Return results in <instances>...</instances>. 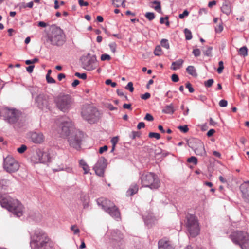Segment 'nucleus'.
Masks as SVG:
<instances>
[{"instance_id": "obj_1", "label": "nucleus", "mask_w": 249, "mask_h": 249, "mask_svg": "<svg viewBox=\"0 0 249 249\" xmlns=\"http://www.w3.org/2000/svg\"><path fill=\"white\" fill-rule=\"evenodd\" d=\"M33 249H53V243L47 234L42 231H36L30 242Z\"/></svg>"}, {"instance_id": "obj_2", "label": "nucleus", "mask_w": 249, "mask_h": 249, "mask_svg": "<svg viewBox=\"0 0 249 249\" xmlns=\"http://www.w3.org/2000/svg\"><path fill=\"white\" fill-rule=\"evenodd\" d=\"M0 203L3 208H6L17 216L22 215L24 207L18 199H14L6 194L1 195Z\"/></svg>"}, {"instance_id": "obj_3", "label": "nucleus", "mask_w": 249, "mask_h": 249, "mask_svg": "<svg viewBox=\"0 0 249 249\" xmlns=\"http://www.w3.org/2000/svg\"><path fill=\"white\" fill-rule=\"evenodd\" d=\"M232 241L239 245L242 249H249V234L241 231L232 232L230 235Z\"/></svg>"}, {"instance_id": "obj_4", "label": "nucleus", "mask_w": 249, "mask_h": 249, "mask_svg": "<svg viewBox=\"0 0 249 249\" xmlns=\"http://www.w3.org/2000/svg\"><path fill=\"white\" fill-rule=\"evenodd\" d=\"M65 41V35L62 30L57 27H52L51 33L48 35L47 42L53 45L61 46Z\"/></svg>"}, {"instance_id": "obj_5", "label": "nucleus", "mask_w": 249, "mask_h": 249, "mask_svg": "<svg viewBox=\"0 0 249 249\" xmlns=\"http://www.w3.org/2000/svg\"><path fill=\"white\" fill-rule=\"evenodd\" d=\"M81 114L83 118L90 124L96 123L100 117L99 111L95 107L89 105L83 106Z\"/></svg>"}, {"instance_id": "obj_6", "label": "nucleus", "mask_w": 249, "mask_h": 249, "mask_svg": "<svg viewBox=\"0 0 249 249\" xmlns=\"http://www.w3.org/2000/svg\"><path fill=\"white\" fill-rule=\"evenodd\" d=\"M142 186L151 189H158L160 185L158 177L154 173L147 172L143 173L141 177Z\"/></svg>"}, {"instance_id": "obj_7", "label": "nucleus", "mask_w": 249, "mask_h": 249, "mask_svg": "<svg viewBox=\"0 0 249 249\" xmlns=\"http://www.w3.org/2000/svg\"><path fill=\"white\" fill-rule=\"evenodd\" d=\"M186 225L188 231L192 237H195L199 234L200 227L196 216L192 214L187 216Z\"/></svg>"}, {"instance_id": "obj_8", "label": "nucleus", "mask_w": 249, "mask_h": 249, "mask_svg": "<svg viewBox=\"0 0 249 249\" xmlns=\"http://www.w3.org/2000/svg\"><path fill=\"white\" fill-rule=\"evenodd\" d=\"M55 102L57 107L64 112L68 111L72 104V99L68 95L57 97L55 100Z\"/></svg>"}, {"instance_id": "obj_9", "label": "nucleus", "mask_w": 249, "mask_h": 249, "mask_svg": "<svg viewBox=\"0 0 249 249\" xmlns=\"http://www.w3.org/2000/svg\"><path fill=\"white\" fill-rule=\"evenodd\" d=\"M188 143L189 146L194 151L197 155L201 156H207L204 143L200 140L193 138L189 141Z\"/></svg>"}, {"instance_id": "obj_10", "label": "nucleus", "mask_w": 249, "mask_h": 249, "mask_svg": "<svg viewBox=\"0 0 249 249\" xmlns=\"http://www.w3.org/2000/svg\"><path fill=\"white\" fill-rule=\"evenodd\" d=\"M18 162L12 156H8L4 159L3 168L6 172L12 173L17 172L19 168Z\"/></svg>"}, {"instance_id": "obj_11", "label": "nucleus", "mask_w": 249, "mask_h": 249, "mask_svg": "<svg viewBox=\"0 0 249 249\" xmlns=\"http://www.w3.org/2000/svg\"><path fill=\"white\" fill-rule=\"evenodd\" d=\"M60 127V133L64 137L69 136L72 132L76 131L74 130L72 122L69 118H64L61 121Z\"/></svg>"}, {"instance_id": "obj_12", "label": "nucleus", "mask_w": 249, "mask_h": 249, "mask_svg": "<svg viewBox=\"0 0 249 249\" xmlns=\"http://www.w3.org/2000/svg\"><path fill=\"white\" fill-rule=\"evenodd\" d=\"M82 67L87 71H92L97 67V62L95 56L88 54L82 56L81 59Z\"/></svg>"}, {"instance_id": "obj_13", "label": "nucleus", "mask_w": 249, "mask_h": 249, "mask_svg": "<svg viewBox=\"0 0 249 249\" xmlns=\"http://www.w3.org/2000/svg\"><path fill=\"white\" fill-rule=\"evenodd\" d=\"M82 138V134L77 130L72 132L69 136H67L70 145L76 149L80 148Z\"/></svg>"}, {"instance_id": "obj_14", "label": "nucleus", "mask_w": 249, "mask_h": 249, "mask_svg": "<svg viewBox=\"0 0 249 249\" xmlns=\"http://www.w3.org/2000/svg\"><path fill=\"white\" fill-rule=\"evenodd\" d=\"M50 160L49 155L47 152L42 151L40 150L36 151V155L32 157V160L34 162L45 163Z\"/></svg>"}, {"instance_id": "obj_15", "label": "nucleus", "mask_w": 249, "mask_h": 249, "mask_svg": "<svg viewBox=\"0 0 249 249\" xmlns=\"http://www.w3.org/2000/svg\"><path fill=\"white\" fill-rule=\"evenodd\" d=\"M107 160L104 157H101L94 166L93 169L96 174L99 176H103L107 167Z\"/></svg>"}, {"instance_id": "obj_16", "label": "nucleus", "mask_w": 249, "mask_h": 249, "mask_svg": "<svg viewBox=\"0 0 249 249\" xmlns=\"http://www.w3.org/2000/svg\"><path fill=\"white\" fill-rule=\"evenodd\" d=\"M19 117V112L15 109H8L6 112V117L10 123H15L16 122Z\"/></svg>"}, {"instance_id": "obj_17", "label": "nucleus", "mask_w": 249, "mask_h": 249, "mask_svg": "<svg viewBox=\"0 0 249 249\" xmlns=\"http://www.w3.org/2000/svg\"><path fill=\"white\" fill-rule=\"evenodd\" d=\"M30 139L34 143L40 144L44 142L45 137L42 133L33 132L30 133Z\"/></svg>"}, {"instance_id": "obj_18", "label": "nucleus", "mask_w": 249, "mask_h": 249, "mask_svg": "<svg viewBox=\"0 0 249 249\" xmlns=\"http://www.w3.org/2000/svg\"><path fill=\"white\" fill-rule=\"evenodd\" d=\"M97 202L106 212L112 208V207L114 205L110 201L105 198L99 199Z\"/></svg>"}, {"instance_id": "obj_19", "label": "nucleus", "mask_w": 249, "mask_h": 249, "mask_svg": "<svg viewBox=\"0 0 249 249\" xmlns=\"http://www.w3.org/2000/svg\"><path fill=\"white\" fill-rule=\"evenodd\" d=\"M158 249H174V248L168 240L163 238L158 242Z\"/></svg>"}, {"instance_id": "obj_20", "label": "nucleus", "mask_w": 249, "mask_h": 249, "mask_svg": "<svg viewBox=\"0 0 249 249\" xmlns=\"http://www.w3.org/2000/svg\"><path fill=\"white\" fill-rule=\"evenodd\" d=\"M221 11L227 15H229L231 11V5L229 1H225L221 7Z\"/></svg>"}, {"instance_id": "obj_21", "label": "nucleus", "mask_w": 249, "mask_h": 249, "mask_svg": "<svg viewBox=\"0 0 249 249\" xmlns=\"http://www.w3.org/2000/svg\"><path fill=\"white\" fill-rule=\"evenodd\" d=\"M240 189L242 192L243 197L246 201H249V187L244 183L241 185Z\"/></svg>"}, {"instance_id": "obj_22", "label": "nucleus", "mask_w": 249, "mask_h": 249, "mask_svg": "<svg viewBox=\"0 0 249 249\" xmlns=\"http://www.w3.org/2000/svg\"><path fill=\"white\" fill-rule=\"evenodd\" d=\"M107 213L115 219L119 218L120 217V213L115 205Z\"/></svg>"}, {"instance_id": "obj_23", "label": "nucleus", "mask_w": 249, "mask_h": 249, "mask_svg": "<svg viewBox=\"0 0 249 249\" xmlns=\"http://www.w3.org/2000/svg\"><path fill=\"white\" fill-rule=\"evenodd\" d=\"M138 189L139 187L137 184L135 183L132 184L127 191V195L129 196L133 195L137 193Z\"/></svg>"}, {"instance_id": "obj_24", "label": "nucleus", "mask_w": 249, "mask_h": 249, "mask_svg": "<svg viewBox=\"0 0 249 249\" xmlns=\"http://www.w3.org/2000/svg\"><path fill=\"white\" fill-rule=\"evenodd\" d=\"M184 61L182 59H179L172 63L171 69L173 70H176L180 69Z\"/></svg>"}, {"instance_id": "obj_25", "label": "nucleus", "mask_w": 249, "mask_h": 249, "mask_svg": "<svg viewBox=\"0 0 249 249\" xmlns=\"http://www.w3.org/2000/svg\"><path fill=\"white\" fill-rule=\"evenodd\" d=\"M162 111L163 113L166 114H173L175 111L173 105L171 104L169 105L166 106L162 109Z\"/></svg>"}, {"instance_id": "obj_26", "label": "nucleus", "mask_w": 249, "mask_h": 249, "mask_svg": "<svg viewBox=\"0 0 249 249\" xmlns=\"http://www.w3.org/2000/svg\"><path fill=\"white\" fill-rule=\"evenodd\" d=\"M79 164L80 167L82 168L83 170L84 171L85 174H87L89 172V167L83 160H81L79 161Z\"/></svg>"}, {"instance_id": "obj_27", "label": "nucleus", "mask_w": 249, "mask_h": 249, "mask_svg": "<svg viewBox=\"0 0 249 249\" xmlns=\"http://www.w3.org/2000/svg\"><path fill=\"white\" fill-rule=\"evenodd\" d=\"M125 0H112V4L116 7L122 6L123 7H125Z\"/></svg>"}, {"instance_id": "obj_28", "label": "nucleus", "mask_w": 249, "mask_h": 249, "mask_svg": "<svg viewBox=\"0 0 249 249\" xmlns=\"http://www.w3.org/2000/svg\"><path fill=\"white\" fill-rule=\"evenodd\" d=\"M186 71L188 74L194 77H196L197 75L196 70L193 66H189L186 68Z\"/></svg>"}, {"instance_id": "obj_29", "label": "nucleus", "mask_w": 249, "mask_h": 249, "mask_svg": "<svg viewBox=\"0 0 249 249\" xmlns=\"http://www.w3.org/2000/svg\"><path fill=\"white\" fill-rule=\"evenodd\" d=\"M238 54L242 56L245 57L248 55V49L246 46L240 48L238 51Z\"/></svg>"}, {"instance_id": "obj_30", "label": "nucleus", "mask_w": 249, "mask_h": 249, "mask_svg": "<svg viewBox=\"0 0 249 249\" xmlns=\"http://www.w3.org/2000/svg\"><path fill=\"white\" fill-rule=\"evenodd\" d=\"M152 4H155L156 5L155 6H152V8H153L156 11H157L159 13H161V6H160V2L159 1L155 0L152 2Z\"/></svg>"}, {"instance_id": "obj_31", "label": "nucleus", "mask_w": 249, "mask_h": 249, "mask_svg": "<svg viewBox=\"0 0 249 249\" xmlns=\"http://www.w3.org/2000/svg\"><path fill=\"white\" fill-rule=\"evenodd\" d=\"M154 53L156 56H160L162 54L161 48L160 46H157L154 52Z\"/></svg>"}, {"instance_id": "obj_32", "label": "nucleus", "mask_w": 249, "mask_h": 249, "mask_svg": "<svg viewBox=\"0 0 249 249\" xmlns=\"http://www.w3.org/2000/svg\"><path fill=\"white\" fill-rule=\"evenodd\" d=\"M184 34L186 40H190L192 38L191 32L188 29H184Z\"/></svg>"}, {"instance_id": "obj_33", "label": "nucleus", "mask_w": 249, "mask_h": 249, "mask_svg": "<svg viewBox=\"0 0 249 249\" xmlns=\"http://www.w3.org/2000/svg\"><path fill=\"white\" fill-rule=\"evenodd\" d=\"M160 44L163 47H164L167 49H169L170 46L168 40L166 39H162L160 41Z\"/></svg>"}, {"instance_id": "obj_34", "label": "nucleus", "mask_w": 249, "mask_h": 249, "mask_svg": "<svg viewBox=\"0 0 249 249\" xmlns=\"http://www.w3.org/2000/svg\"><path fill=\"white\" fill-rule=\"evenodd\" d=\"M141 135V133L138 131H133L131 132V134L130 135V137L132 139H135L136 138L140 137Z\"/></svg>"}, {"instance_id": "obj_35", "label": "nucleus", "mask_w": 249, "mask_h": 249, "mask_svg": "<svg viewBox=\"0 0 249 249\" xmlns=\"http://www.w3.org/2000/svg\"><path fill=\"white\" fill-rule=\"evenodd\" d=\"M187 161L189 163H193L194 165H196L197 164V159L194 156H192L189 158Z\"/></svg>"}, {"instance_id": "obj_36", "label": "nucleus", "mask_w": 249, "mask_h": 249, "mask_svg": "<svg viewBox=\"0 0 249 249\" xmlns=\"http://www.w3.org/2000/svg\"><path fill=\"white\" fill-rule=\"evenodd\" d=\"M145 16L149 20H152L155 17L154 13L152 12H147Z\"/></svg>"}, {"instance_id": "obj_37", "label": "nucleus", "mask_w": 249, "mask_h": 249, "mask_svg": "<svg viewBox=\"0 0 249 249\" xmlns=\"http://www.w3.org/2000/svg\"><path fill=\"white\" fill-rule=\"evenodd\" d=\"M213 50L212 47H208L207 50L203 52L204 55L207 56H212V51Z\"/></svg>"}, {"instance_id": "obj_38", "label": "nucleus", "mask_w": 249, "mask_h": 249, "mask_svg": "<svg viewBox=\"0 0 249 249\" xmlns=\"http://www.w3.org/2000/svg\"><path fill=\"white\" fill-rule=\"evenodd\" d=\"M149 137L150 138H155L157 140H159L160 138V135L159 133H155V132H150L148 135Z\"/></svg>"}, {"instance_id": "obj_39", "label": "nucleus", "mask_w": 249, "mask_h": 249, "mask_svg": "<svg viewBox=\"0 0 249 249\" xmlns=\"http://www.w3.org/2000/svg\"><path fill=\"white\" fill-rule=\"evenodd\" d=\"M109 47L113 53H115L116 52V49L117 47L116 43L114 42H111L109 44Z\"/></svg>"}, {"instance_id": "obj_40", "label": "nucleus", "mask_w": 249, "mask_h": 249, "mask_svg": "<svg viewBox=\"0 0 249 249\" xmlns=\"http://www.w3.org/2000/svg\"><path fill=\"white\" fill-rule=\"evenodd\" d=\"M219 67L218 68L217 70V71L218 73H221L222 72L223 70L224 69V65H223V62L222 61H220L218 63Z\"/></svg>"}, {"instance_id": "obj_41", "label": "nucleus", "mask_w": 249, "mask_h": 249, "mask_svg": "<svg viewBox=\"0 0 249 249\" xmlns=\"http://www.w3.org/2000/svg\"><path fill=\"white\" fill-rule=\"evenodd\" d=\"M214 81L213 79H210L204 82V85L205 87L210 88L213 84Z\"/></svg>"}, {"instance_id": "obj_42", "label": "nucleus", "mask_w": 249, "mask_h": 249, "mask_svg": "<svg viewBox=\"0 0 249 249\" xmlns=\"http://www.w3.org/2000/svg\"><path fill=\"white\" fill-rule=\"evenodd\" d=\"M178 128L183 133H186L189 130V129L187 125L179 126L178 127Z\"/></svg>"}, {"instance_id": "obj_43", "label": "nucleus", "mask_w": 249, "mask_h": 249, "mask_svg": "<svg viewBox=\"0 0 249 249\" xmlns=\"http://www.w3.org/2000/svg\"><path fill=\"white\" fill-rule=\"evenodd\" d=\"M27 148V147L25 145L22 144L20 147L17 149V151L19 153H23L26 150Z\"/></svg>"}, {"instance_id": "obj_44", "label": "nucleus", "mask_w": 249, "mask_h": 249, "mask_svg": "<svg viewBox=\"0 0 249 249\" xmlns=\"http://www.w3.org/2000/svg\"><path fill=\"white\" fill-rule=\"evenodd\" d=\"M71 230L73 231L74 234H78L80 232L79 229L76 225H72L71 227Z\"/></svg>"}, {"instance_id": "obj_45", "label": "nucleus", "mask_w": 249, "mask_h": 249, "mask_svg": "<svg viewBox=\"0 0 249 249\" xmlns=\"http://www.w3.org/2000/svg\"><path fill=\"white\" fill-rule=\"evenodd\" d=\"M75 75L77 77L81 78L82 79L85 80L87 78V75L85 73H80L79 72H76L75 73Z\"/></svg>"}, {"instance_id": "obj_46", "label": "nucleus", "mask_w": 249, "mask_h": 249, "mask_svg": "<svg viewBox=\"0 0 249 249\" xmlns=\"http://www.w3.org/2000/svg\"><path fill=\"white\" fill-rule=\"evenodd\" d=\"M81 200L86 204L89 201V197L86 194H82L80 196Z\"/></svg>"}, {"instance_id": "obj_47", "label": "nucleus", "mask_w": 249, "mask_h": 249, "mask_svg": "<svg viewBox=\"0 0 249 249\" xmlns=\"http://www.w3.org/2000/svg\"><path fill=\"white\" fill-rule=\"evenodd\" d=\"M125 89L127 90H129L131 92H133L134 91V88L132 82H129L125 87Z\"/></svg>"}, {"instance_id": "obj_48", "label": "nucleus", "mask_w": 249, "mask_h": 249, "mask_svg": "<svg viewBox=\"0 0 249 249\" xmlns=\"http://www.w3.org/2000/svg\"><path fill=\"white\" fill-rule=\"evenodd\" d=\"M101 59L102 61H105V60H110L111 59V57L110 55L107 54H103L101 56Z\"/></svg>"}, {"instance_id": "obj_49", "label": "nucleus", "mask_w": 249, "mask_h": 249, "mask_svg": "<svg viewBox=\"0 0 249 249\" xmlns=\"http://www.w3.org/2000/svg\"><path fill=\"white\" fill-rule=\"evenodd\" d=\"M223 27L222 23L219 24L215 27V31L217 33H220L223 31Z\"/></svg>"}, {"instance_id": "obj_50", "label": "nucleus", "mask_w": 249, "mask_h": 249, "mask_svg": "<svg viewBox=\"0 0 249 249\" xmlns=\"http://www.w3.org/2000/svg\"><path fill=\"white\" fill-rule=\"evenodd\" d=\"M192 53L195 57H198L201 53L200 50L199 49H194Z\"/></svg>"}, {"instance_id": "obj_51", "label": "nucleus", "mask_w": 249, "mask_h": 249, "mask_svg": "<svg viewBox=\"0 0 249 249\" xmlns=\"http://www.w3.org/2000/svg\"><path fill=\"white\" fill-rule=\"evenodd\" d=\"M186 88H187L190 93H193L194 91V89L192 87L191 84L189 82L186 84Z\"/></svg>"}, {"instance_id": "obj_52", "label": "nucleus", "mask_w": 249, "mask_h": 249, "mask_svg": "<svg viewBox=\"0 0 249 249\" xmlns=\"http://www.w3.org/2000/svg\"><path fill=\"white\" fill-rule=\"evenodd\" d=\"M105 83L107 85H110L111 87L113 88L115 87L117 85V84L115 82H112V81L110 79H107Z\"/></svg>"}, {"instance_id": "obj_53", "label": "nucleus", "mask_w": 249, "mask_h": 249, "mask_svg": "<svg viewBox=\"0 0 249 249\" xmlns=\"http://www.w3.org/2000/svg\"><path fill=\"white\" fill-rule=\"evenodd\" d=\"M189 15V12L185 10L183 11L182 14H180L179 15L178 17L180 19H182L184 18L185 16H187Z\"/></svg>"}, {"instance_id": "obj_54", "label": "nucleus", "mask_w": 249, "mask_h": 249, "mask_svg": "<svg viewBox=\"0 0 249 249\" xmlns=\"http://www.w3.org/2000/svg\"><path fill=\"white\" fill-rule=\"evenodd\" d=\"M228 102L225 100H221L219 103V105L221 107H226L227 106Z\"/></svg>"}, {"instance_id": "obj_55", "label": "nucleus", "mask_w": 249, "mask_h": 249, "mask_svg": "<svg viewBox=\"0 0 249 249\" xmlns=\"http://www.w3.org/2000/svg\"><path fill=\"white\" fill-rule=\"evenodd\" d=\"M171 79L174 82H177L179 81V78L177 74H173L171 76Z\"/></svg>"}, {"instance_id": "obj_56", "label": "nucleus", "mask_w": 249, "mask_h": 249, "mask_svg": "<svg viewBox=\"0 0 249 249\" xmlns=\"http://www.w3.org/2000/svg\"><path fill=\"white\" fill-rule=\"evenodd\" d=\"M144 119L148 121H152L154 120V118L151 114L147 113L144 117Z\"/></svg>"}, {"instance_id": "obj_57", "label": "nucleus", "mask_w": 249, "mask_h": 249, "mask_svg": "<svg viewBox=\"0 0 249 249\" xmlns=\"http://www.w3.org/2000/svg\"><path fill=\"white\" fill-rule=\"evenodd\" d=\"M46 80L47 82L49 83H54L55 82V80L49 75H46Z\"/></svg>"}, {"instance_id": "obj_58", "label": "nucleus", "mask_w": 249, "mask_h": 249, "mask_svg": "<svg viewBox=\"0 0 249 249\" xmlns=\"http://www.w3.org/2000/svg\"><path fill=\"white\" fill-rule=\"evenodd\" d=\"M118 142V138L117 137H115L112 138L111 140V143L112 144V145L114 146H115L116 143Z\"/></svg>"}, {"instance_id": "obj_59", "label": "nucleus", "mask_w": 249, "mask_h": 249, "mask_svg": "<svg viewBox=\"0 0 249 249\" xmlns=\"http://www.w3.org/2000/svg\"><path fill=\"white\" fill-rule=\"evenodd\" d=\"M78 3L80 6H87L89 5L88 2L84 1L83 0H78Z\"/></svg>"}, {"instance_id": "obj_60", "label": "nucleus", "mask_w": 249, "mask_h": 249, "mask_svg": "<svg viewBox=\"0 0 249 249\" xmlns=\"http://www.w3.org/2000/svg\"><path fill=\"white\" fill-rule=\"evenodd\" d=\"M150 97V94L149 93L146 92L144 94H142L141 95L142 99L143 100H146L149 99Z\"/></svg>"}, {"instance_id": "obj_61", "label": "nucleus", "mask_w": 249, "mask_h": 249, "mask_svg": "<svg viewBox=\"0 0 249 249\" xmlns=\"http://www.w3.org/2000/svg\"><path fill=\"white\" fill-rule=\"evenodd\" d=\"M107 145H105L100 148L99 152L100 154H102L104 152L107 151Z\"/></svg>"}, {"instance_id": "obj_62", "label": "nucleus", "mask_w": 249, "mask_h": 249, "mask_svg": "<svg viewBox=\"0 0 249 249\" xmlns=\"http://www.w3.org/2000/svg\"><path fill=\"white\" fill-rule=\"evenodd\" d=\"M34 67V65H30L29 66L26 67V70L29 73H32L33 71Z\"/></svg>"}, {"instance_id": "obj_63", "label": "nucleus", "mask_w": 249, "mask_h": 249, "mask_svg": "<svg viewBox=\"0 0 249 249\" xmlns=\"http://www.w3.org/2000/svg\"><path fill=\"white\" fill-rule=\"evenodd\" d=\"M215 131L214 129H211L208 131L207 135L208 137H210L212 136L215 133Z\"/></svg>"}, {"instance_id": "obj_64", "label": "nucleus", "mask_w": 249, "mask_h": 249, "mask_svg": "<svg viewBox=\"0 0 249 249\" xmlns=\"http://www.w3.org/2000/svg\"><path fill=\"white\" fill-rule=\"evenodd\" d=\"M145 124L143 122H140L137 125V128L140 129L142 128H144Z\"/></svg>"}]
</instances>
